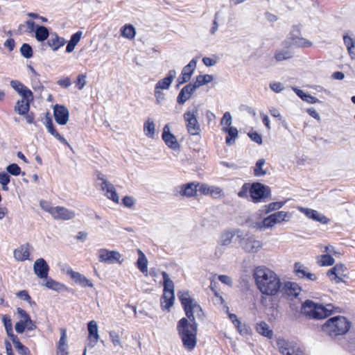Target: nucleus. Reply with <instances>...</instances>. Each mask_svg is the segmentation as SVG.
<instances>
[{"label":"nucleus","instance_id":"obj_63","mask_svg":"<svg viewBox=\"0 0 355 355\" xmlns=\"http://www.w3.org/2000/svg\"><path fill=\"white\" fill-rule=\"evenodd\" d=\"M248 136L251 139V140H252L253 141L256 142L258 144H261L263 142L261 136L257 132H250L248 133Z\"/></svg>","mask_w":355,"mask_h":355},{"label":"nucleus","instance_id":"obj_25","mask_svg":"<svg viewBox=\"0 0 355 355\" xmlns=\"http://www.w3.org/2000/svg\"><path fill=\"white\" fill-rule=\"evenodd\" d=\"M176 76V71L174 69H171L168 71L167 76L162 79H160L155 85V88L163 90L169 89L172 82Z\"/></svg>","mask_w":355,"mask_h":355},{"label":"nucleus","instance_id":"obj_60","mask_svg":"<svg viewBox=\"0 0 355 355\" xmlns=\"http://www.w3.org/2000/svg\"><path fill=\"white\" fill-rule=\"evenodd\" d=\"M40 205L42 209L49 213L52 216V213L54 211L55 207H51L50 203L45 200H41Z\"/></svg>","mask_w":355,"mask_h":355},{"label":"nucleus","instance_id":"obj_5","mask_svg":"<svg viewBox=\"0 0 355 355\" xmlns=\"http://www.w3.org/2000/svg\"><path fill=\"white\" fill-rule=\"evenodd\" d=\"M178 295L183 306L186 315L189 320H193L194 316H196L198 318H202L203 317L201 306L190 297L189 291H179Z\"/></svg>","mask_w":355,"mask_h":355},{"label":"nucleus","instance_id":"obj_54","mask_svg":"<svg viewBox=\"0 0 355 355\" xmlns=\"http://www.w3.org/2000/svg\"><path fill=\"white\" fill-rule=\"evenodd\" d=\"M232 115L229 112H225L223 114L221 121L220 125L223 127H232Z\"/></svg>","mask_w":355,"mask_h":355},{"label":"nucleus","instance_id":"obj_23","mask_svg":"<svg viewBox=\"0 0 355 355\" xmlns=\"http://www.w3.org/2000/svg\"><path fill=\"white\" fill-rule=\"evenodd\" d=\"M67 274L78 284L83 287H93V283L88 279L85 276L80 272H75L69 268L67 270Z\"/></svg>","mask_w":355,"mask_h":355},{"label":"nucleus","instance_id":"obj_22","mask_svg":"<svg viewBox=\"0 0 355 355\" xmlns=\"http://www.w3.org/2000/svg\"><path fill=\"white\" fill-rule=\"evenodd\" d=\"M35 274L40 278H47L49 271V266L43 258L37 259L33 265Z\"/></svg>","mask_w":355,"mask_h":355},{"label":"nucleus","instance_id":"obj_17","mask_svg":"<svg viewBox=\"0 0 355 355\" xmlns=\"http://www.w3.org/2000/svg\"><path fill=\"white\" fill-rule=\"evenodd\" d=\"M162 137L168 148L173 150L180 148V144L175 135L171 132L168 124H166L164 126Z\"/></svg>","mask_w":355,"mask_h":355},{"label":"nucleus","instance_id":"obj_46","mask_svg":"<svg viewBox=\"0 0 355 355\" xmlns=\"http://www.w3.org/2000/svg\"><path fill=\"white\" fill-rule=\"evenodd\" d=\"M2 322L5 327L8 336L10 337V338L11 339L12 336H15V335L13 334L12 325L10 317L8 315H3Z\"/></svg>","mask_w":355,"mask_h":355},{"label":"nucleus","instance_id":"obj_39","mask_svg":"<svg viewBox=\"0 0 355 355\" xmlns=\"http://www.w3.org/2000/svg\"><path fill=\"white\" fill-rule=\"evenodd\" d=\"M144 132L149 138H154L155 133V125L153 121L148 118L144 124Z\"/></svg>","mask_w":355,"mask_h":355},{"label":"nucleus","instance_id":"obj_6","mask_svg":"<svg viewBox=\"0 0 355 355\" xmlns=\"http://www.w3.org/2000/svg\"><path fill=\"white\" fill-rule=\"evenodd\" d=\"M291 217V212L279 211L266 217L261 222L257 224V227L259 229L272 228L283 221H288Z\"/></svg>","mask_w":355,"mask_h":355},{"label":"nucleus","instance_id":"obj_41","mask_svg":"<svg viewBox=\"0 0 355 355\" xmlns=\"http://www.w3.org/2000/svg\"><path fill=\"white\" fill-rule=\"evenodd\" d=\"M121 34L128 39H133L136 35L135 27L131 24H125L121 28Z\"/></svg>","mask_w":355,"mask_h":355},{"label":"nucleus","instance_id":"obj_21","mask_svg":"<svg viewBox=\"0 0 355 355\" xmlns=\"http://www.w3.org/2000/svg\"><path fill=\"white\" fill-rule=\"evenodd\" d=\"M300 292V288L297 284L291 282H286L282 283V287L279 293H281L282 296L293 298L296 297L299 295Z\"/></svg>","mask_w":355,"mask_h":355},{"label":"nucleus","instance_id":"obj_55","mask_svg":"<svg viewBox=\"0 0 355 355\" xmlns=\"http://www.w3.org/2000/svg\"><path fill=\"white\" fill-rule=\"evenodd\" d=\"M284 205V202H274L268 204L266 206V214H268L271 211L279 210Z\"/></svg>","mask_w":355,"mask_h":355},{"label":"nucleus","instance_id":"obj_32","mask_svg":"<svg viewBox=\"0 0 355 355\" xmlns=\"http://www.w3.org/2000/svg\"><path fill=\"white\" fill-rule=\"evenodd\" d=\"M11 340L14 347L19 354L20 355H31L29 349L24 345L17 336H12Z\"/></svg>","mask_w":355,"mask_h":355},{"label":"nucleus","instance_id":"obj_51","mask_svg":"<svg viewBox=\"0 0 355 355\" xmlns=\"http://www.w3.org/2000/svg\"><path fill=\"white\" fill-rule=\"evenodd\" d=\"M19 94L21 96V100L31 102L33 100V92L26 87H25L21 91H19Z\"/></svg>","mask_w":355,"mask_h":355},{"label":"nucleus","instance_id":"obj_53","mask_svg":"<svg viewBox=\"0 0 355 355\" xmlns=\"http://www.w3.org/2000/svg\"><path fill=\"white\" fill-rule=\"evenodd\" d=\"M295 272L296 275L300 277H305V275L308 272V269L300 263H295Z\"/></svg>","mask_w":355,"mask_h":355},{"label":"nucleus","instance_id":"obj_59","mask_svg":"<svg viewBox=\"0 0 355 355\" xmlns=\"http://www.w3.org/2000/svg\"><path fill=\"white\" fill-rule=\"evenodd\" d=\"M48 132L53 135L55 138H56L58 141L63 143L64 144L67 145V146L70 147L68 141L64 139V137L62 135H60L58 131L55 129V128H53L52 129L48 130Z\"/></svg>","mask_w":355,"mask_h":355},{"label":"nucleus","instance_id":"obj_37","mask_svg":"<svg viewBox=\"0 0 355 355\" xmlns=\"http://www.w3.org/2000/svg\"><path fill=\"white\" fill-rule=\"evenodd\" d=\"M30 103L31 102L20 99L16 103L15 111L19 115H25L29 111Z\"/></svg>","mask_w":355,"mask_h":355},{"label":"nucleus","instance_id":"obj_20","mask_svg":"<svg viewBox=\"0 0 355 355\" xmlns=\"http://www.w3.org/2000/svg\"><path fill=\"white\" fill-rule=\"evenodd\" d=\"M75 216L76 213L74 211L60 206L55 207L54 211L52 213V217L55 220H71L73 219Z\"/></svg>","mask_w":355,"mask_h":355},{"label":"nucleus","instance_id":"obj_10","mask_svg":"<svg viewBox=\"0 0 355 355\" xmlns=\"http://www.w3.org/2000/svg\"><path fill=\"white\" fill-rule=\"evenodd\" d=\"M237 238L241 240V248L248 253H256L263 246L262 242L257 239L254 235L243 238L241 234L237 235Z\"/></svg>","mask_w":355,"mask_h":355},{"label":"nucleus","instance_id":"obj_48","mask_svg":"<svg viewBox=\"0 0 355 355\" xmlns=\"http://www.w3.org/2000/svg\"><path fill=\"white\" fill-rule=\"evenodd\" d=\"M334 259L330 254H322L318 259V263L321 266H332Z\"/></svg>","mask_w":355,"mask_h":355},{"label":"nucleus","instance_id":"obj_12","mask_svg":"<svg viewBox=\"0 0 355 355\" xmlns=\"http://www.w3.org/2000/svg\"><path fill=\"white\" fill-rule=\"evenodd\" d=\"M121 254L118 251L108 250L105 248H101L98 250V259L100 262L105 263H113L114 262L121 263Z\"/></svg>","mask_w":355,"mask_h":355},{"label":"nucleus","instance_id":"obj_13","mask_svg":"<svg viewBox=\"0 0 355 355\" xmlns=\"http://www.w3.org/2000/svg\"><path fill=\"white\" fill-rule=\"evenodd\" d=\"M347 268L342 263L336 264L327 272V276L336 283L343 282V278L347 276Z\"/></svg>","mask_w":355,"mask_h":355},{"label":"nucleus","instance_id":"obj_50","mask_svg":"<svg viewBox=\"0 0 355 355\" xmlns=\"http://www.w3.org/2000/svg\"><path fill=\"white\" fill-rule=\"evenodd\" d=\"M67 336L65 329H60V337L57 345V348H68Z\"/></svg>","mask_w":355,"mask_h":355},{"label":"nucleus","instance_id":"obj_61","mask_svg":"<svg viewBox=\"0 0 355 355\" xmlns=\"http://www.w3.org/2000/svg\"><path fill=\"white\" fill-rule=\"evenodd\" d=\"M250 186H251V184H250L249 183H245L241 188L240 191H239L238 196L240 198H247L248 193V191L250 192Z\"/></svg>","mask_w":355,"mask_h":355},{"label":"nucleus","instance_id":"obj_34","mask_svg":"<svg viewBox=\"0 0 355 355\" xmlns=\"http://www.w3.org/2000/svg\"><path fill=\"white\" fill-rule=\"evenodd\" d=\"M49 36V29L44 26H37L35 31V37L38 42H42Z\"/></svg>","mask_w":355,"mask_h":355},{"label":"nucleus","instance_id":"obj_28","mask_svg":"<svg viewBox=\"0 0 355 355\" xmlns=\"http://www.w3.org/2000/svg\"><path fill=\"white\" fill-rule=\"evenodd\" d=\"M293 56V52L287 47L286 44H285V48L277 49L274 55V58L277 62L288 60L292 58Z\"/></svg>","mask_w":355,"mask_h":355},{"label":"nucleus","instance_id":"obj_47","mask_svg":"<svg viewBox=\"0 0 355 355\" xmlns=\"http://www.w3.org/2000/svg\"><path fill=\"white\" fill-rule=\"evenodd\" d=\"M109 337L114 347H119L121 349L123 347L119 334L117 331L114 330L110 331Z\"/></svg>","mask_w":355,"mask_h":355},{"label":"nucleus","instance_id":"obj_57","mask_svg":"<svg viewBox=\"0 0 355 355\" xmlns=\"http://www.w3.org/2000/svg\"><path fill=\"white\" fill-rule=\"evenodd\" d=\"M6 171L8 173L17 176L21 174V168L17 164H9L6 167Z\"/></svg>","mask_w":355,"mask_h":355},{"label":"nucleus","instance_id":"obj_8","mask_svg":"<svg viewBox=\"0 0 355 355\" xmlns=\"http://www.w3.org/2000/svg\"><path fill=\"white\" fill-rule=\"evenodd\" d=\"M198 112V109L194 107L191 111L188 110L184 114L187 131L191 135H198L200 132V124L197 119Z\"/></svg>","mask_w":355,"mask_h":355},{"label":"nucleus","instance_id":"obj_16","mask_svg":"<svg viewBox=\"0 0 355 355\" xmlns=\"http://www.w3.org/2000/svg\"><path fill=\"white\" fill-rule=\"evenodd\" d=\"M196 67V60L193 59L182 69L181 75L178 77L177 80L178 85H180L187 83L191 79Z\"/></svg>","mask_w":355,"mask_h":355},{"label":"nucleus","instance_id":"obj_33","mask_svg":"<svg viewBox=\"0 0 355 355\" xmlns=\"http://www.w3.org/2000/svg\"><path fill=\"white\" fill-rule=\"evenodd\" d=\"M174 298V293H164L161 299V305L162 309L168 310L173 305Z\"/></svg>","mask_w":355,"mask_h":355},{"label":"nucleus","instance_id":"obj_42","mask_svg":"<svg viewBox=\"0 0 355 355\" xmlns=\"http://www.w3.org/2000/svg\"><path fill=\"white\" fill-rule=\"evenodd\" d=\"M257 331L259 334L267 337L272 338L273 334L272 330L270 329L269 326L265 322H261L257 324Z\"/></svg>","mask_w":355,"mask_h":355},{"label":"nucleus","instance_id":"obj_24","mask_svg":"<svg viewBox=\"0 0 355 355\" xmlns=\"http://www.w3.org/2000/svg\"><path fill=\"white\" fill-rule=\"evenodd\" d=\"M196 90V88L192 83L187 84L185 85L178 94L177 97V102L180 105H183L187 101L190 99L193 92Z\"/></svg>","mask_w":355,"mask_h":355},{"label":"nucleus","instance_id":"obj_35","mask_svg":"<svg viewBox=\"0 0 355 355\" xmlns=\"http://www.w3.org/2000/svg\"><path fill=\"white\" fill-rule=\"evenodd\" d=\"M43 279H45V282L43 284V285L49 289L55 291H63L65 288V286L64 284H62L58 282L53 280L49 276H47V278H44Z\"/></svg>","mask_w":355,"mask_h":355},{"label":"nucleus","instance_id":"obj_49","mask_svg":"<svg viewBox=\"0 0 355 355\" xmlns=\"http://www.w3.org/2000/svg\"><path fill=\"white\" fill-rule=\"evenodd\" d=\"M214 198H220L224 196L223 189L219 187L210 186L209 194Z\"/></svg>","mask_w":355,"mask_h":355},{"label":"nucleus","instance_id":"obj_52","mask_svg":"<svg viewBox=\"0 0 355 355\" xmlns=\"http://www.w3.org/2000/svg\"><path fill=\"white\" fill-rule=\"evenodd\" d=\"M20 53L25 58H31L33 56L32 47L28 44L24 43L20 48Z\"/></svg>","mask_w":355,"mask_h":355},{"label":"nucleus","instance_id":"obj_58","mask_svg":"<svg viewBox=\"0 0 355 355\" xmlns=\"http://www.w3.org/2000/svg\"><path fill=\"white\" fill-rule=\"evenodd\" d=\"M87 76L85 74H79L75 81L76 87L81 90L85 86Z\"/></svg>","mask_w":355,"mask_h":355},{"label":"nucleus","instance_id":"obj_3","mask_svg":"<svg viewBox=\"0 0 355 355\" xmlns=\"http://www.w3.org/2000/svg\"><path fill=\"white\" fill-rule=\"evenodd\" d=\"M333 309L331 304L324 306L307 300L302 304L301 313L309 319L320 320L329 316L334 312Z\"/></svg>","mask_w":355,"mask_h":355},{"label":"nucleus","instance_id":"obj_19","mask_svg":"<svg viewBox=\"0 0 355 355\" xmlns=\"http://www.w3.org/2000/svg\"><path fill=\"white\" fill-rule=\"evenodd\" d=\"M53 114L55 121L60 125H65L69 121V111L64 105H56L53 109Z\"/></svg>","mask_w":355,"mask_h":355},{"label":"nucleus","instance_id":"obj_40","mask_svg":"<svg viewBox=\"0 0 355 355\" xmlns=\"http://www.w3.org/2000/svg\"><path fill=\"white\" fill-rule=\"evenodd\" d=\"M213 80L214 77L211 75H199L196 77L195 82L192 84L196 89H198L202 85L211 83Z\"/></svg>","mask_w":355,"mask_h":355},{"label":"nucleus","instance_id":"obj_9","mask_svg":"<svg viewBox=\"0 0 355 355\" xmlns=\"http://www.w3.org/2000/svg\"><path fill=\"white\" fill-rule=\"evenodd\" d=\"M250 193L252 202L257 203L270 196V189L261 183L254 182L250 186Z\"/></svg>","mask_w":355,"mask_h":355},{"label":"nucleus","instance_id":"obj_44","mask_svg":"<svg viewBox=\"0 0 355 355\" xmlns=\"http://www.w3.org/2000/svg\"><path fill=\"white\" fill-rule=\"evenodd\" d=\"M164 279V293L171 292L174 293V284L170 279L167 272L163 271L162 272Z\"/></svg>","mask_w":355,"mask_h":355},{"label":"nucleus","instance_id":"obj_18","mask_svg":"<svg viewBox=\"0 0 355 355\" xmlns=\"http://www.w3.org/2000/svg\"><path fill=\"white\" fill-rule=\"evenodd\" d=\"M198 182H192L183 184L178 187V193L181 196L187 198L195 197L198 193Z\"/></svg>","mask_w":355,"mask_h":355},{"label":"nucleus","instance_id":"obj_38","mask_svg":"<svg viewBox=\"0 0 355 355\" xmlns=\"http://www.w3.org/2000/svg\"><path fill=\"white\" fill-rule=\"evenodd\" d=\"M82 34L83 33L81 31H78L71 35V39L66 47V51L67 53H71L74 50L75 46L80 42Z\"/></svg>","mask_w":355,"mask_h":355},{"label":"nucleus","instance_id":"obj_36","mask_svg":"<svg viewBox=\"0 0 355 355\" xmlns=\"http://www.w3.org/2000/svg\"><path fill=\"white\" fill-rule=\"evenodd\" d=\"M291 44L298 48H306L313 45L312 42L300 37L292 36Z\"/></svg>","mask_w":355,"mask_h":355},{"label":"nucleus","instance_id":"obj_14","mask_svg":"<svg viewBox=\"0 0 355 355\" xmlns=\"http://www.w3.org/2000/svg\"><path fill=\"white\" fill-rule=\"evenodd\" d=\"M98 327L96 321L91 320L87 323L88 331V347L93 348L98 342L100 336L98 334Z\"/></svg>","mask_w":355,"mask_h":355},{"label":"nucleus","instance_id":"obj_62","mask_svg":"<svg viewBox=\"0 0 355 355\" xmlns=\"http://www.w3.org/2000/svg\"><path fill=\"white\" fill-rule=\"evenodd\" d=\"M234 326L241 335H245L248 333V327L245 324H242L240 320L236 321Z\"/></svg>","mask_w":355,"mask_h":355},{"label":"nucleus","instance_id":"obj_27","mask_svg":"<svg viewBox=\"0 0 355 355\" xmlns=\"http://www.w3.org/2000/svg\"><path fill=\"white\" fill-rule=\"evenodd\" d=\"M66 43L64 38L59 37L56 33H51L50 38L47 41L48 46L53 51H58Z\"/></svg>","mask_w":355,"mask_h":355},{"label":"nucleus","instance_id":"obj_4","mask_svg":"<svg viewBox=\"0 0 355 355\" xmlns=\"http://www.w3.org/2000/svg\"><path fill=\"white\" fill-rule=\"evenodd\" d=\"M350 328V322L344 316L331 318L322 325V331L331 337L343 335Z\"/></svg>","mask_w":355,"mask_h":355},{"label":"nucleus","instance_id":"obj_2","mask_svg":"<svg viewBox=\"0 0 355 355\" xmlns=\"http://www.w3.org/2000/svg\"><path fill=\"white\" fill-rule=\"evenodd\" d=\"M196 316L191 322L185 318H182L178 323L177 330L182 340L184 347L188 351H192L197 344L198 323Z\"/></svg>","mask_w":355,"mask_h":355},{"label":"nucleus","instance_id":"obj_56","mask_svg":"<svg viewBox=\"0 0 355 355\" xmlns=\"http://www.w3.org/2000/svg\"><path fill=\"white\" fill-rule=\"evenodd\" d=\"M343 40L347 49V51H352V49H354L353 47L355 45V39L346 34L343 35Z\"/></svg>","mask_w":355,"mask_h":355},{"label":"nucleus","instance_id":"obj_64","mask_svg":"<svg viewBox=\"0 0 355 355\" xmlns=\"http://www.w3.org/2000/svg\"><path fill=\"white\" fill-rule=\"evenodd\" d=\"M154 95L156 98V103L160 104L165 98L164 94L162 92V90L157 89L155 88Z\"/></svg>","mask_w":355,"mask_h":355},{"label":"nucleus","instance_id":"obj_1","mask_svg":"<svg viewBox=\"0 0 355 355\" xmlns=\"http://www.w3.org/2000/svg\"><path fill=\"white\" fill-rule=\"evenodd\" d=\"M254 278L257 288L266 295L275 296L279 294L282 287L280 277L272 270L265 267H257Z\"/></svg>","mask_w":355,"mask_h":355},{"label":"nucleus","instance_id":"obj_15","mask_svg":"<svg viewBox=\"0 0 355 355\" xmlns=\"http://www.w3.org/2000/svg\"><path fill=\"white\" fill-rule=\"evenodd\" d=\"M297 209L300 212L303 213L307 218L314 221L319 222L322 224H327L329 221V220L324 215L322 214L316 210L300 206L297 207Z\"/></svg>","mask_w":355,"mask_h":355},{"label":"nucleus","instance_id":"obj_30","mask_svg":"<svg viewBox=\"0 0 355 355\" xmlns=\"http://www.w3.org/2000/svg\"><path fill=\"white\" fill-rule=\"evenodd\" d=\"M137 253L139 258L137 261V266L145 276H148V260L144 253L140 249L137 250Z\"/></svg>","mask_w":355,"mask_h":355},{"label":"nucleus","instance_id":"obj_31","mask_svg":"<svg viewBox=\"0 0 355 355\" xmlns=\"http://www.w3.org/2000/svg\"><path fill=\"white\" fill-rule=\"evenodd\" d=\"M222 130L227 134L225 141L227 145H232L238 137V130L234 127H223Z\"/></svg>","mask_w":355,"mask_h":355},{"label":"nucleus","instance_id":"obj_11","mask_svg":"<svg viewBox=\"0 0 355 355\" xmlns=\"http://www.w3.org/2000/svg\"><path fill=\"white\" fill-rule=\"evenodd\" d=\"M279 351L283 355H303V352L294 343L288 342L284 338L277 340Z\"/></svg>","mask_w":355,"mask_h":355},{"label":"nucleus","instance_id":"obj_7","mask_svg":"<svg viewBox=\"0 0 355 355\" xmlns=\"http://www.w3.org/2000/svg\"><path fill=\"white\" fill-rule=\"evenodd\" d=\"M97 180L101 181L98 184L101 187V190L104 192L105 196L112 200L113 202L118 203L119 202V196L116 191L114 185L109 182L104 174L101 172H96Z\"/></svg>","mask_w":355,"mask_h":355},{"label":"nucleus","instance_id":"obj_43","mask_svg":"<svg viewBox=\"0 0 355 355\" xmlns=\"http://www.w3.org/2000/svg\"><path fill=\"white\" fill-rule=\"evenodd\" d=\"M293 89L295 94L303 101H306L309 103H316L319 102V100L317 98L304 93L302 90L295 87Z\"/></svg>","mask_w":355,"mask_h":355},{"label":"nucleus","instance_id":"obj_45","mask_svg":"<svg viewBox=\"0 0 355 355\" xmlns=\"http://www.w3.org/2000/svg\"><path fill=\"white\" fill-rule=\"evenodd\" d=\"M266 161L264 159H259L254 167V175L257 177L263 176L267 173V171L263 168Z\"/></svg>","mask_w":355,"mask_h":355},{"label":"nucleus","instance_id":"obj_26","mask_svg":"<svg viewBox=\"0 0 355 355\" xmlns=\"http://www.w3.org/2000/svg\"><path fill=\"white\" fill-rule=\"evenodd\" d=\"M241 234V231L237 230L235 231H226L224 232L220 236V241L218 242L217 248L220 249V248L224 246L229 245L232 241L233 237L235 235Z\"/></svg>","mask_w":355,"mask_h":355},{"label":"nucleus","instance_id":"obj_29","mask_svg":"<svg viewBox=\"0 0 355 355\" xmlns=\"http://www.w3.org/2000/svg\"><path fill=\"white\" fill-rule=\"evenodd\" d=\"M30 255L29 245L26 244L21 245L14 251V257L19 261H24L28 259Z\"/></svg>","mask_w":355,"mask_h":355}]
</instances>
